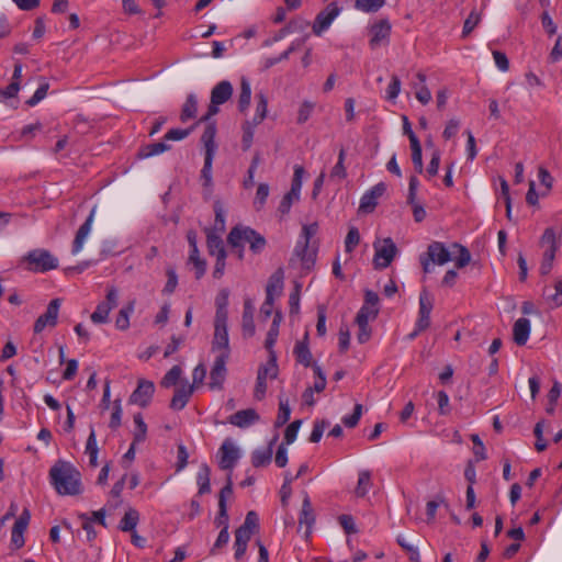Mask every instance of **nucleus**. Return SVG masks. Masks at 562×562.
Here are the masks:
<instances>
[{
    "mask_svg": "<svg viewBox=\"0 0 562 562\" xmlns=\"http://www.w3.org/2000/svg\"><path fill=\"white\" fill-rule=\"evenodd\" d=\"M213 390L223 389L227 375L226 362L231 357L227 333V308L217 307L213 339Z\"/></svg>",
    "mask_w": 562,
    "mask_h": 562,
    "instance_id": "1",
    "label": "nucleus"
},
{
    "mask_svg": "<svg viewBox=\"0 0 562 562\" xmlns=\"http://www.w3.org/2000/svg\"><path fill=\"white\" fill-rule=\"evenodd\" d=\"M50 483L59 495H79L82 493L80 472L69 462L57 461L49 470Z\"/></svg>",
    "mask_w": 562,
    "mask_h": 562,
    "instance_id": "2",
    "label": "nucleus"
},
{
    "mask_svg": "<svg viewBox=\"0 0 562 562\" xmlns=\"http://www.w3.org/2000/svg\"><path fill=\"white\" fill-rule=\"evenodd\" d=\"M227 243L232 248H238V258H244V245L249 244L252 254L258 255L263 251L267 245L266 238L249 226L237 225L232 228L227 236Z\"/></svg>",
    "mask_w": 562,
    "mask_h": 562,
    "instance_id": "3",
    "label": "nucleus"
},
{
    "mask_svg": "<svg viewBox=\"0 0 562 562\" xmlns=\"http://www.w3.org/2000/svg\"><path fill=\"white\" fill-rule=\"evenodd\" d=\"M233 480L231 476L226 479V484L221 488L218 493V514L216 517V524L218 527H223L215 542L216 547H222L228 542V515H227V502L233 499Z\"/></svg>",
    "mask_w": 562,
    "mask_h": 562,
    "instance_id": "4",
    "label": "nucleus"
},
{
    "mask_svg": "<svg viewBox=\"0 0 562 562\" xmlns=\"http://www.w3.org/2000/svg\"><path fill=\"white\" fill-rule=\"evenodd\" d=\"M318 232V224L316 222L303 225L301 233V240L297 241L294 255L301 260L304 268L310 269L314 262L316 252L310 249V240Z\"/></svg>",
    "mask_w": 562,
    "mask_h": 562,
    "instance_id": "5",
    "label": "nucleus"
},
{
    "mask_svg": "<svg viewBox=\"0 0 562 562\" xmlns=\"http://www.w3.org/2000/svg\"><path fill=\"white\" fill-rule=\"evenodd\" d=\"M22 261L27 265L26 270L31 272H46L58 267V259L42 248L29 251Z\"/></svg>",
    "mask_w": 562,
    "mask_h": 562,
    "instance_id": "6",
    "label": "nucleus"
},
{
    "mask_svg": "<svg viewBox=\"0 0 562 562\" xmlns=\"http://www.w3.org/2000/svg\"><path fill=\"white\" fill-rule=\"evenodd\" d=\"M375 254L373 258V263L378 269L387 268L393 261L394 257L397 252V247L392 240V238L387 237L382 240H376L373 244Z\"/></svg>",
    "mask_w": 562,
    "mask_h": 562,
    "instance_id": "7",
    "label": "nucleus"
},
{
    "mask_svg": "<svg viewBox=\"0 0 562 562\" xmlns=\"http://www.w3.org/2000/svg\"><path fill=\"white\" fill-rule=\"evenodd\" d=\"M119 302V291L115 286L108 288L106 296L103 302L97 305L95 311L91 314L90 318L94 324H104L109 321L110 312L116 307Z\"/></svg>",
    "mask_w": 562,
    "mask_h": 562,
    "instance_id": "8",
    "label": "nucleus"
},
{
    "mask_svg": "<svg viewBox=\"0 0 562 562\" xmlns=\"http://www.w3.org/2000/svg\"><path fill=\"white\" fill-rule=\"evenodd\" d=\"M541 244L543 246H547L540 266V273L546 276L552 269L555 251L558 249L555 233L552 228L549 227L543 232V235L541 237Z\"/></svg>",
    "mask_w": 562,
    "mask_h": 562,
    "instance_id": "9",
    "label": "nucleus"
},
{
    "mask_svg": "<svg viewBox=\"0 0 562 562\" xmlns=\"http://www.w3.org/2000/svg\"><path fill=\"white\" fill-rule=\"evenodd\" d=\"M239 449L233 440L226 439L218 449V465L222 470H228L227 477H232V470L239 459Z\"/></svg>",
    "mask_w": 562,
    "mask_h": 562,
    "instance_id": "10",
    "label": "nucleus"
},
{
    "mask_svg": "<svg viewBox=\"0 0 562 562\" xmlns=\"http://www.w3.org/2000/svg\"><path fill=\"white\" fill-rule=\"evenodd\" d=\"M341 9L336 2L326 5L315 18L312 30L317 36H321L326 30L329 29L333 21L339 15Z\"/></svg>",
    "mask_w": 562,
    "mask_h": 562,
    "instance_id": "11",
    "label": "nucleus"
},
{
    "mask_svg": "<svg viewBox=\"0 0 562 562\" xmlns=\"http://www.w3.org/2000/svg\"><path fill=\"white\" fill-rule=\"evenodd\" d=\"M61 304L60 299H54L49 302L46 312L42 314L34 324V333H42L46 326L54 327L57 324L59 307Z\"/></svg>",
    "mask_w": 562,
    "mask_h": 562,
    "instance_id": "12",
    "label": "nucleus"
},
{
    "mask_svg": "<svg viewBox=\"0 0 562 562\" xmlns=\"http://www.w3.org/2000/svg\"><path fill=\"white\" fill-rule=\"evenodd\" d=\"M155 392V385L151 381L139 380L137 387L131 394L128 402L131 404L146 407L149 405Z\"/></svg>",
    "mask_w": 562,
    "mask_h": 562,
    "instance_id": "13",
    "label": "nucleus"
},
{
    "mask_svg": "<svg viewBox=\"0 0 562 562\" xmlns=\"http://www.w3.org/2000/svg\"><path fill=\"white\" fill-rule=\"evenodd\" d=\"M369 45L375 49L382 45H386L391 35V24L387 20H380L370 27Z\"/></svg>",
    "mask_w": 562,
    "mask_h": 562,
    "instance_id": "14",
    "label": "nucleus"
},
{
    "mask_svg": "<svg viewBox=\"0 0 562 562\" xmlns=\"http://www.w3.org/2000/svg\"><path fill=\"white\" fill-rule=\"evenodd\" d=\"M434 307V300L427 290H423L419 294V313L416 326L418 330H425L430 325V313Z\"/></svg>",
    "mask_w": 562,
    "mask_h": 562,
    "instance_id": "15",
    "label": "nucleus"
},
{
    "mask_svg": "<svg viewBox=\"0 0 562 562\" xmlns=\"http://www.w3.org/2000/svg\"><path fill=\"white\" fill-rule=\"evenodd\" d=\"M386 186L383 182H379L374 187H372L369 191H367L361 200L359 205V211L363 213H371L374 211L378 205V200L385 193Z\"/></svg>",
    "mask_w": 562,
    "mask_h": 562,
    "instance_id": "16",
    "label": "nucleus"
},
{
    "mask_svg": "<svg viewBox=\"0 0 562 562\" xmlns=\"http://www.w3.org/2000/svg\"><path fill=\"white\" fill-rule=\"evenodd\" d=\"M94 214H95V209L93 207L91 210L89 216L85 221V223L82 225H80V227L78 228V231L75 235L74 241H72V246H71L72 255H77L82 250L83 245H85L89 234L91 233Z\"/></svg>",
    "mask_w": 562,
    "mask_h": 562,
    "instance_id": "17",
    "label": "nucleus"
},
{
    "mask_svg": "<svg viewBox=\"0 0 562 562\" xmlns=\"http://www.w3.org/2000/svg\"><path fill=\"white\" fill-rule=\"evenodd\" d=\"M201 140L204 145V166L202 169L201 178L203 179V186L207 187L211 181V125H207L204 130V133L201 137Z\"/></svg>",
    "mask_w": 562,
    "mask_h": 562,
    "instance_id": "18",
    "label": "nucleus"
},
{
    "mask_svg": "<svg viewBox=\"0 0 562 562\" xmlns=\"http://www.w3.org/2000/svg\"><path fill=\"white\" fill-rule=\"evenodd\" d=\"M233 86L229 81L223 80L213 88V115L218 112L217 105L225 103L232 98Z\"/></svg>",
    "mask_w": 562,
    "mask_h": 562,
    "instance_id": "19",
    "label": "nucleus"
},
{
    "mask_svg": "<svg viewBox=\"0 0 562 562\" xmlns=\"http://www.w3.org/2000/svg\"><path fill=\"white\" fill-rule=\"evenodd\" d=\"M193 386H190L188 381L182 383L175 390V394L170 401V408L173 411H181L189 402L190 396L193 393Z\"/></svg>",
    "mask_w": 562,
    "mask_h": 562,
    "instance_id": "20",
    "label": "nucleus"
},
{
    "mask_svg": "<svg viewBox=\"0 0 562 562\" xmlns=\"http://www.w3.org/2000/svg\"><path fill=\"white\" fill-rule=\"evenodd\" d=\"M259 415L254 408L241 409L229 416V423L239 428H246L259 420Z\"/></svg>",
    "mask_w": 562,
    "mask_h": 562,
    "instance_id": "21",
    "label": "nucleus"
},
{
    "mask_svg": "<svg viewBox=\"0 0 562 562\" xmlns=\"http://www.w3.org/2000/svg\"><path fill=\"white\" fill-rule=\"evenodd\" d=\"M432 263L442 266L451 260L450 251L440 241H432L427 249L426 255Z\"/></svg>",
    "mask_w": 562,
    "mask_h": 562,
    "instance_id": "22",
    "label": "nucleus"
},
{
    "mask_svg": "<svg viewBox=\"0 0 562 562\" xmlns=\"http://www.w3.org/2000/svg\"><path fill=\"white\" fill-rule=\"evenodd\" d=\"M315 521L314 510L307 494H305L302 503V509L299 517V527L305 526V536L311 533V528Z\"/></svg>",
    "mask_w": 562,
    "mask_h": 562,
    "instance_id": "23",
    "label": "nucleus"
},
{
    "mask_svg": "<svg viewBox=\"0 0 562 562\" xmlns=\"http://www.w3.org/2000/svg\"><path fill=\"white\" fill-rule=\"evenodd\" d=\"M213 248L216 249V252H215L216 262H215V269L213 271V277L221 278L224 274L227 252L225 250L223 240L214 235H213Z\"/></svg>",
    "mask_w": 562,
    "mask_h": 562,
    "instance_id": "24",
    "label": "nucleus"
},
{
    "mask_svg": "<svg viewBox=\"0 0 562 562\" xmlns=\"http://www.w3.org/2000/svg\"><path fill=\"white\" fill-rule=\"evenodd\" d=\"M529 334H530V322H529V319H527L525 317L518 318L515 322L514 328H513L514 341L518 346H524L527 342L528 338H529Z\"/></svg>",
    "mask_w": 562,
    "mask_h": 562,
    "instance_id": "25",
    "label": "nucleus"
},
{
    "mask_svg": "<svg viewBox=\"0 0 562 562\" xmlns=\"http://www.w3.org/2000/svg\"><path fill=\"white\" fill-rule=\"evenodd\" d=\"M307 339H308V336H307V334H305L304 339L301 341H297L295 344L294 350H293L296 361L299 363L303 364L304 367L312 366V353L308 348Z\"/></svg>",
    "mask_w": 562,
    "mask_h": 562,
    "instance_id": "26",
    "label": "nucleus"
},
{
    "mask_svg": "<svg viewBox=\"0 0 562 562\" xmlns=\"http://www.w3.org/2000/svg\"><path fill=\"white\" fill-rule=\"evenodd\" d=\"M243 335L244 337H251L255 334L254 323V306L250 301H245L243 312Z\"/></svg>",
    "mask_w": 562,
    "mask_h": 562,
    "instance_id": "27",
    "label": "nucleus"
},
{
    "mask_svg": "<svg viewBox=\"0 0 562 562\" xmlns=\"http://www.w3.org/2000/svg\"><path fill=\"white\" fill-rule=\"evenodd\" d=\"M169 148H170V146L168 144H166L165 142L147 144L139 148L137 157L142 158V159L149 158L153 156L160 155V154L167 151Z\"/></svg>",
    "mask_w": 562,
    "mask_h": 562,
    "instance_id": "28",
    "label": "nucleus"
},
{
    "mask_svg": "<svg viewBox=\"0 0 562 562\" xmlns=\"http://www.w3.org/2000/svg\"><path fill=\"white\" fill-rule=\"evenodd\" d=\"M251 88L250 82L247 78L243 77L240 80V93L238 97V110L245 113L250 105Z\"/></svg>",
    "mask_w": 562,
    "mask_h": 562,
    "instance_id": "29",
    "label": "nucleus"
},
{
    "mask_svg": "<svg viewBox=\"0 0 562 562\" xmlns=\"http://www.w3.org/2000/svg\"><path fill=\"white\" fill-rule=\"evenodd\" d=\"M188 265H192L194 267L196 279H200L206 272L207 262L205 259L200 257L198 247L190 248Z\"/></svg>",
    "mask_w": 562,
    "mask_h": 562,
    "instance_id": "30",
    "label": "nucleus"
},
{
    "mask_svg": "<svg viewBox=\"0 0 562 562\" xmlns=\"http://www.w3.org/2000/svg\"><path fill=\"white\" fill-rule=\"evenodd\" d=\"M272 459V442L267 448L257 449L251 454V463L255 468L268 465Z\"/></svg>",
    "mask_w": 562,
    "mask_h": 562,
    "instance_id": "31",
    "label": "nucleus"
},
{
    "mask_svg": "<svg viewBox=\"0 0 562 562\" xmlns=\"http://www.w3.org/2000/svg\"><path fill=\"white\" fill-rule=\"evenodd\" d=\"M139 521V513L135 508H128L120 521V529L125 532L134 531Z\"/></svg>",
    "mask_w": 562,
    "mask_h": 562,
    "instance_id": "32",
    "label": "nucleus"
},
{
    "mask_svg": "<svg viewBox=\"0 0 562 562\" xmlns=\"http://www.w3.org/2000/svg\"><path fill=\"white\" fill-rule=\"evenodd\" d=\"M257 375H260L266 380L268 378L273 380L278 376L277 357L273 351L270 352L269 360L258 368Z\"/></svg>",
    "mask_w": 562,
    "mask_h": 562,
    "instance_id": "33",
    "label": "nucleus"
},
{
    "mask_svg": "<svg viewBox=\"0 0 562 562\" xmlns=\"http://www.w3.org/2000/svg\"><path fill=\"white\" fill-rule=\"evenodd\" d=\"M135 302H128L120 310L115 319V326L120 330H126L130 327V315L134 312Z\"/></svg>",
    "mask_w": 562,
    "mask_h": 562,
    "instance_id": "34",
    "label": "nucleus"
},
{
    "mask_svg": "<svg viewBox=\"0 0 562 562\" xmlns=\"http://www.w3.org/2000/svg\"><path fill=\"white\" fill-rule=\"evenodd\" d=\"M268 99L265 93L259 92L256 94V114L252 119L254 125L260 124L267 116Z\"/></svg>",
    "mask_w": 562,
    "mask_h": 562,
    "instance_id": "35",
    "label": "nucleus"
},
{
    "mask_svg": "<svg viewBox=\"0 0 562 562\" xmlns=\"http://www.w3.org/2000/svg\"><path fill=\"white\" fill-rule=\"evenodd\" d=\"M411 149L414 167L418 173H422L424 170L423 154L419 139L416 135H411Z\"/></svg>",
    "mask_w": 562,
    "mask_h": 562,
    "instance_id": "36",
    "label": "nucleus"
},
{
    "mask_svg": "<svg viewBox=\"0 0 562 562\" xmlns=\"http://www.w3.org/2000/svg\"><path fill=\"white\" fill-rule=\"evenodd\" d=\"M371 486H372L371 473L368 470L361 471L359 473V479H358L357 486L355 488V494L358 497H364L368 494Z\"/></svg>",
    "mask_w": 562,
    "mask_h": 562,
    "instance_id": "37",
    "label": "nucleus"
},
{
    "mask_svg": "<svg viewBox=\"0 0 562 562\" xmlns=\"http://www.w3.org/2000/svg\"><path fill=\"white\" fill-rule=\"evenodd\" d=\"M291 415V408L289 404V400L286 397H283L282 395L279 396V411L276 418V427H281L284 424H286L290 419Z\"/></svg>",
    "mask_w": 562,
    "mask_h": 562,
    "instance_id": "38",
    "label": "nucleus"
},
{
    "mask_svg": "<svg viewBox=\"0 0 562 562\" xmlns=\"http://www.w3.org/2000/svg\"><path fill=\"white\" fill-rule=\"evenodd\" d=\"M283 288V274L279 270L273 273L266 288V296L273 297L274 294H280Z\"/></svg>",
    "mask_w": 562,
    "mask_h": 562,
    "instance_id": "39",
    "label": "nucleus"
},
{
    "mask_svg": "<svg viewBox=\"0 0 562 562\" xmlns=\"http://www.w3.org/2000/svg\"><path fill=\"white\" fill-rule=\"evenodd\" d=\"M198 110V100L194 94H189L187 101L184 102L180 115V120L182 122H187L193 117H195Z\"/></svg>",
    "mask_w": 562,
    "mask_h": 562,
    "instance_id": "40",
    "label": "nucleus"
},
{
    "mask_svg": "<svg viewBox=\"0 0 562 562\" xmlns=\"http://www.w3.org/2000/svg\"><path fill=\"white\" fill-rule=\"evenodd\" d=\"M133 419L136 427L133 435L134 443L143 442L147 436V425L144 422L143 415L140 413L135 414Z\"/></svg>",
    "mask_w": 562,
    "mask_h": 562,
    "instance_id": "41",
    "label": "nucleus"
},
{
    "mask_svg": "<svg viewBox=\"0 0 562 562\" xmlns=\"http://www.w3.org/2000/svg\"><path fill=\"white\" fill-rule=\"evenodd\" d=\"M281 322V314L279 312L276 313L271 327L267 334V338L265 341V347L271 352L273 345L277 341V337L279 335V325Z\"/></svg>",
    "mask_w": 562,
    "mask_h": 562,
    "instance_id": "42",
    "label": "nucleus"
},
{
    "mask_svg": "<svg viewBox=\"0 0 562 562\" xmlns=\"http://www.w3.org/2000/svg\"><path fill=\"white\" fill-rule=\"evenodd\" d=\"M416 78L420 82V88L416 90L415 97L422 104H427L431 100V93L425 85L426 75L419 71L417 72Z\"/></svg>",
    "mask_w": 562,
    "mask_h": 562,
    "instance_id": "43",
    "label": "nucleus"
},
{
    "mask_svg": "<svg viewBox=\"0 0 562 562\" xmlns=\"http://www.w3.org/2000/svg\"><path fill=\"white\" fill-rule=\"evenodd\" d=\"M182 374V370L179 366H173L161 379L160 385L162 387H170L177 385Z\"/></svg>",
    "mask_w": 562,
    "mask_h": 562,
    "instance_id": "44",
    "label": "nucleus"
},
{
    "mask_svg": "<svg viewBox=\"0 0 562 562\" xmlns=\"http://www.w3.org/2000/svg\"><path fill=\"white\" fill-rule=\"evenodd\" d=\"M256 126L252 121H246L243 124L241 146L244 150H248L251 147Z\"/></svg>",
    "mask_w": 562,
    "mask_h": 562,
    "instance_id": "45",
    "label": "nucleus"
},
{
    "mask_svg": "<svg viewBox=\"0 0 562 562\" xmlns=\"http://www.w3.org/2000/svg\"><path fill=\"white\" fill-rule=\"evenodd\" d=\"M305 173V170L302 166L296 165L294 167V175L291 183V190L289 192L292 193L294 198H300V192L302 188V179Z\"/></svg>",
    "mask_w": 562,
    "mask_h": 562,
    "instance_id": "46",
    "label": "nucleus"
},
{
    "mask_svg": "<svg viewBox=\"0 0 562 562\" xmlns=\"http://www.w3.org/2000/svg\"><path fill=\"white\" fill-rule=\"evenodd\" d=\"M379 310L373 308L372 306L362 305L356 316V323H362L364 325L369 324L370 321L375 319L378 316Z\"/></svg>",
    "mask_w": 562,
    "mask_h": 562,
    "instance_id": "47",
    "label": "nucleus"
},
{
    "mask_svg": "<svg viewBox=\"0 0 562 562\" xmlns=\"http://www.w3.org/2000/svg\"><path fill=\"white\" fill-rule=\"evenodd\" d=\"M199 484V494H204L210 491V470L207 464H203L196 477Z\"/></svg>",
    "mask_w": 562,
    "mask_h": 562,
    "instance_id": "48",
    "label": "nucleus"
},
{
    "mask_svg": "<svg viewBox=\"0 0 562 562\" xmlns=\"http://www.w3.org/2000/svg\"><path fill=\"white\" fill-rule=\"evenodd\" d=\"M385 3V0H356V8L363 12H376Z\"/></svg>",
    "mask_w": 562,
    "mask_h": 562,
    "instance_id": "49",
    "label": "nucleus"
},
{
    "mask_svg": "<svg viewBox=\"0 0 562 562\" xmlns=\"http://www.w3.org/2000/svg\"><path fill=\"white\" fill-rule=\"evenodd\" d=\"M260 164V155L258 153L255 154L252 157V160L250 162V166L247 171V177L244 179L243 186L245 189H249L254 186L255 181V172Z\"/></svg>",
    "mask_w": 562,
    "mask_h": 562,
    "instance_id": "50",
    "label": "nucleus"
},
{
    "mask_svg": "<svg viewBox=\"0 0 562 562\" xmlns=\"http://www.w3.org/2000/svg\"><path fill=\"white\" fill-rule=\"evenodd\" d=\"M269 196V186L267 183H260L257 188L256 196L254 200V206L257 211H260Z\"/></svg>",
    "mask_w": 562,
    "mask_h": 562,
    "instance_id": "51",
    "label": "nucleus"
},
{
    "mask_svg": "<svg viewBox=\"0 0 562 562\" xmlns=\"http://www.w3.org/2000/svg\"><path fill=\"white\" fill-rule=\"evenodd\" d=\"M481 21V14L476 12L475 10L471 11L469 16L465 19L462 30V36L467 37L474 27L480 23Z\"/></svg>",
    "mask_w": 562,
    "mask_h": 562,
    "instance_id": "52",
    "label": "nucleus"
},
{
    "mask_svg": "<svg viewBox=\"0 0 562 562\" xmlns=\"http://www.w3.org/2000/svg\"><path fill=\"white\" fill-rule=\"evenodd\" d=\"M360 241V234L357 227H351L345 239V248L347 252H351Z\"/></svg>",
    "mask_w": 562,
    "mask_h": 562,
    "instance_id": "53",
    "label": "nucleus"
},
{
    "mask_svg": "<svg viewBox=\"0 0 562 562\" xmlns=\"http://www.w3.org/2000/svg\"><path fill=\"white\" fill-rule=\"evenodd\" d=\"M544 294L552 306L558 307L562 305V279H559L554 283V293L550 294L544 291Z\"/></svg>",
    "mask_w": 562,
    "mask_h": 562,
    "instance_id": "54",
    "label": "nucleus"
},
{
    "mask_svg": "<svg viewBox=\"0 0 562 562\" xmlns=\"http://www.w3.org/2000/svg\"><path fill=\"white\" fill-rule=\"evenodd\" d=\"M328 426L329 423L327 420H316L310 435V441L313 443L318 442Z\"/></svg>",
    "mask_w": 562,
    "mask_h": 562,
    "instance_id": "55",
    "label": "nucleus"
},
{
    "mask_svg": "<svg viewBox=\"0 0 562 562\" xmlns=\"http://www.w3.org/2000/svg\"><path fill=\"white\" fill-rule=\"evenodd\" d=\"M361 415H362V405L356 404L355 408H353V413L349 416H345L342 418V423L346 427L353 428L358 425V423L361 418Z\"/></svg>",
    "mask_w": 562,
    "mask_h": 562,
    "instance_id": "56",
    "label": "nucleus"
},
{
    "mask_svg": "<svg viewBox=\"0 0 562 562\" xmlns=\"http://www.w3.org/2000/svg\"><path fill=\"white\" fill-rule=\"evenodd\" d=\"M49 89L48 82H43L34 92V94L26 101V104L29 106H34L38 102H41L47 94V91Z\"/></svg>",
    "mask_w": 562,
    "mask_h": 562,
    "instance_id": "57",
    "label": "nucleus"
},
{
    "mask_svg": "<svg viewBox=\"0 0 562 562\" xmlns=\"http://www.w3.org/2000/svg\"><path fill=\"white\" fill-rule=\"evenodd\" d=\"M31 519V513L27 508H24L20 517L15 520L12 530L23 532L26 530Z\"/></svg>",
    "mask_w": 562,
    "mask_h": 562,
    "instance_id": "58",
    "label": "nucleus"
},
{
    "mask_svg": "<svg viewBox=\"0 0 562 562\" xmlns=\"http://www.w3.org/2000/svg\"><path fill=\"white\" fill-rule=\"evenodd\" d=\"M302 422L300 419L292 422L284 431V445H291L297 435Z\"/></svg>",
    "mask_w": 562,
    "mask_h": 562,
    "instance_id": "59",
    "label": "nucleus"
},
{
    "mask_svg": "<svg viewBox=\"0 0 562 562\" xmlns=\"http://www.w3.org/2000/svg\"><path fill=\"white\" fill-rule=\"evenodd\" d=\"M189 453L184 445L179 443L177 446V462H176V471L179 472L186 468L188 464Z\"/></svg>",
    "mask_w": 562,
    "mask_h": 562,
    "instance_id": "60",
    "label": "nucleus"
},
{
    "mask_svg": "<svg viewBox=\"0 0 562 562\" xmlns=\"http://www.w3.org/2000/svg\"><path fill=\"white\" fill-rule=\"evenodd\" d=\"M206 375V368L204 364L200 363L196 366L192 373V384L190 386H193V390L202 385L204 379Z\"/></svg>",
    "mask_w": 562,
    "mask_h": 562,
    "instance_id": "61",
    "label": "nucleus"
},
{
    "mask_svg": "<svg viewBox=\"0 0 562 562\" xmlns=\"http://www.w3.org/2000/svg\"><path fill=\"white\" fill-rule=\"evenodd\" d=\"M313 110H314V103H312L310 101H304L301 104L299 112H297V123L299 124L305 123L310 119Z\"/></svg>",
    "mask_w": 562,
    "mask_h": 562,
    "instance_id": "62",
    "label": "nucleus"
},
{
    "mask_svg": "<svg viewBox=\"0 0 562 562\" xmlns=\"http://www.w3.org/2000/svg\"><path fill=\"white\" fill-rule=\"evenodd\" d=\"M438 402V412L440 415H448L450 412L449 396L445 391H439L436 394Z\"/></svg>",
    "mask_w": 562,
    "mask_h": 562,
    "instance_id": "63",
    "label": "nucleus"
},
{
    "mask_svg": "<svg viewBox=\"0 0 562 562\" xmlns=\"http://www.w3.org/2000/svg\"><path fill=\"white\" fill-rule=\"evenodd\" d=\"M562 59V35H559L555 43L549 54L550 63H558Z\"/></svg>",
    "mask_w": 562,
    "mask_h": 562,
    "instance_id": "64",
    "label": "nucleus"
}]
</instances>
